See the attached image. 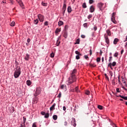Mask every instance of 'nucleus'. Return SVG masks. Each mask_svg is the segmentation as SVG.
<instances>
[{"label":"nucleus","mask_w":127,"mask_h":127,"mask_svg":"<svg viewBox=\"0 0 127 127\" xmlns=\"http://www.w3.org/2000/svg\"><path fill=\"white\" fill-rule=\"evenodd\" d=\"M81 37L82 38H85V37H86V36L85 35H81Z\"/></svg>","instance_id":"nucleus-59"},{"label":"nucleus","mask_w":127,"mask_h":127,"mask_svg":"<svg viewBox=\"0 0 127 127\" xmlns=\"http://www.w3.org/2000/svg\"><path fill=\"white\" fill-rule=\"evenodd\" d=\"M62 94L61 92H60V93L59 94V95H58L57 97L59 98V99H60V98H61V96H62Z\"/></svg>","instance_id":"nucleus-47"},{"label":"nucleus","mask_w":127,"mask_h":127,"mask_svg":"<svg viewBox=\"0 0 127 127\" xmlns=\"http://www.w3.org/2000/svg\"><path fill=\"white\" fill-rule=\"evenodd\" d=\"M15 24V22L14 21H12L10 23V26H14Z\"/></svg>","instance_id":"nucleus-36"},{"label":"nucleus","mask_w":127,"mask_h":127,"mask_svg":"<svg viewBox=\"0 0 127 127\" xmlns=\"http://www.w3.org/2000/svg\"><path fill=\"white\" fill-rule=\"evenodd\" d=\"M50 56H51V58H53L54 57V56H55L54 53L52 52V53L51 54Z\"/></svg>","instance_id":"nucleus-41"},{"label":"nucleus","mask_w":127,"mask_h":127,"mask_svg":"<svg viewBox=\"0 0 127 127\" xmlns=\"http://www.w3.org/2000/svg\"><path fill=\"white\" fill-rule=\"evenodd\" d=\"M44 25H45L46 26H48V21H46V22H45Z\"/></svg>","instance_id":"nucleus-50"},{"label":"nucleus","mask_w":127,"mask_h":127,"mask_svg":"<svg viewBox=\"0 0 127 127\" xmlns=\"http://www.w3.org/2000/svg\"><path fill=\"white\" fill-rule=\"evenodd\" d=\"M60 31H61V29H59V28H57L56 31H55V33L56 34H58V33L59 32H60Z\"/></svg>","instance_id":"nucleus-25"},{"label":"nucleus","mask_w":127,"mask_h":127,"mask_svg":"<svg viewBox=\"0 0 127 127\" xmlns=\"http://www.w3.org/2000/svg\"><path fill=\"white\" fill-rule=\"evenodd\" d=\"M105 41L107 44H109V43H110V40L108 37H105Z\"/></svg>","instance_id":"nucleus-21"},{"label":"nucleus","mask_w":127,"mask_h":127,"mask_svg":"<svg viewBox=\"0 0 127 127\" xmlns=\"http://www.w3.org/2000/svg\"><path fill=\"white\" fill-rule=\"evenodd\" d=\"M120 40L118 38H115L114 40L113 43L114 44L116 45L118 43V41H119Z\"/></svg>","instance_id":"nucleus-20"},{"label":"nucleus","mask_w":127,"mask_h":127,"mask_svg":"<svg viewBox=\"0 0 127 127\" xmlns=\"http://www.w3.org/2000/svg\"><path fill=\"white\" fill-rule=\"evenodd\" d=\"M117 78H114L113 79L112 83L113 84V85H114V86H115V85H116V84H118V83H117Z\"/></svg>","instance_id":"nucleus-17"},{"label":"nucleus","mask_w":127,"mask_h":127,"mask_svg":"<svg viewBox=\"0 0 127 127\" xmlns=\"http://www.w3.org/2000/svg\"><path fill=\"white\" fill-rule=\"evenodd\" d=\"M75 54L77 55V56H76V57H75L76 59L77 60H79V59H80V56H82V54L80 53V52H79V51H76L75 52Z\"/></svg>","instance_id":"nucleus-5"},{"label":"nucleus","mask_w":127,"mask_h":127,"mask_svg":"<svg viewBox=\"0 0 127 127\" xmlns=\"http://www.w3.org/2000/svg\"><path fill=\"white\" fill-rule=\"evenodd\" d=\"M76 72H77V70L76 69H74L71 73V76L72 77H76L75 74H76Z\"/></svg>","instance_id":"nucleus-11"},{"label":"nucleus","mask_w":127,"mask_h":127,"mask_svg":"<svg viewBox=\"0 0 127 127\" xmlns=\"http://www.w3.org/2000/svg\"><path fill=\"white\" fill-rule=\"evenodd\" d=\"M76 93H80V90H79V88L78 86L76 87L74 89Z\"/></svg>","instance_id":"nucleus-24"},{"label":"nucleus","mask_w":127,"mask_h":127,"mask_svg":"<svg viewBox=\"0 0 127 127\" xmlns=\"http://www.w3.org/2000/svg\"><path fill=\"white\" fill-rule=\"evenodd\" d=\"M64 24V22L62 21H59L58 22V25L59 26H61V25H63Z\"/></svg>","instance_id":"nucleus-23"},{"label":"nucleus","mask_w":127,"mask_h":127,"mask_svg":"<svg viewBox=\"0 0 127 127\" xmlns=\"http://www.w3.org/2000/svg\"><path fill=\"white\" fill-rule=\"evenodd\" d=\"M112 60H113V57L112 56H110L109 57V62H111Z\"/></svg>","instance_id":"nucleus-44"},{"label":"nucleus","mask_w":127,"mask_h":127,"mask_svg":"<svg viewBox=\"0 0 127 127\" xmlns=\"http://www.w3.org/2000/svg\"><path fill=\"white\" fill-rule=\"evenodd\" d=\"M122 82H126V79L124 78L123 76H122Z\"/></svg>","instance_id":"nucleus-56"},{"label":"nucleus","mask_w":127,"mask_h":127,"mask_svg":"<svg viewBox=\"0 0 127 127\" xmlns=\"http://www.w3.org/2000/svg\"><path fill=\"white\" fill-rule=\"evenodd\" d=\"M23 124H25V123H26V118L24 117H23Z\"/></svg>","instance_id":"nucleus-39"},{"label":"nucleus","mask_w":127,"mask_h":127,"mask_svg":"<svg viewBox=\"0 0 127 127\" xmlns=\"http://www.w3.org/2000/svg\"><path fill=\"white\" fill-rule=\"evenodd\" d=\"M98 108L99 110H103V106H101V105H98Z\"/></svg>","instance_id":"nucleus-40"},{"label":"nucleus","mask_w":127,"mask_h":127,"mask_svg":"<svg viewBox=\"0 0 127 127\" xmlns=\"http://www.w3.org/2000/svg\"><path fill=\"white\" fill-rule=\"evenodd\" d=\"M26 84L28 86H30L31 85V81H30L29 80H27Z\"/></svg>","instance_id":"nucleus-28"},{"label":"nucleus","mask_w":127,"mask_h":127,"mask_svg":"<svg viewBox=\"0 0 127 127\" xmlns=\"http://www.w3.org/2000/svg\"><path fill=\"white\" fill-rule=\"evenodd\" d=\"M63 110H64V111H66V107L64 106V107H63Z\"/></svg>","instance_id":"nucleus-64"},{"label":"nucleus","mask_w":127,"mask_h":127,"mask_svg":"<svg viewBox=\"0 0 127 127\" xmlns=\"http://www.w3.org/2000/svg\"><path fill=\"white\" fill-rule=\"evenodd\" d=\"M41 115H42V116H45V115H46V113H45V112H42L41 113Z\"/></svg>","instance_id":"nucleus-55"},{"label":"nucleus","mask_w":127,"mask_h":127,"mask_svg":"<svg viewBox=\"0 0 127 127\" xmlns=\"http://www.w3.org/2000/svg\"><path fill=\"white\" fill-rule=\"evenodd\" d=\"M117 65V63L116 62H114L113 63H109L108 65V67H111V66H113V67H115Z\"/></svg>","instance_id":"nucleus-9"},{"label":"nucleus","mask_w":127,"mask_h":127,"mask_svg":"<svg viewBox=\"0 0 127 127\" xmlns=\"http://www.w3.org/2000/svg\"><path fill=\"white\" fill-rule=\"evenodd\" d=\"M76 81V77L70 76L69 77L68 80H67V85H71L74 82Z\"/></svg>","instance_id":"nucleus-2"},{"label":"nucleus","mask_w":127,"mask_h":127,"mask_svg":"<svg viewBox=\"0 0 127 127\" xmlns=\"http://www.w3.org/2000/svg\"><path fill=\"white\" fill-rule=\"evenodd\" d=\"M59 44H60V41H59V40H57V46H59Z\"/></svg>","instance_id":"nucleus-45"},{"label":"nucleus","mask_w":127,"mask_h":127,"mask_svg":"<svg viewBox=\"0 0 127 127\" xmlns=\"http://www.w3.org/2000/svg\"><path fill=\"white\" fill-rule=\"evenodd\" d=\"M114 57H118V53H116L114 55Z\"/></svg>","instance_id":"nucleus-57"},{"label":"nucleus","mask_w":127,"mask_h":127,"mask_svg":"<svg viewBox=\"0 0 127 127\" xmlns=\"http://www.w3.org/2000/svg\"><path fill=\"white\" fill-rule=\"evenodd\" d=\"M104 75L105 77L107 79V80H109V76H108V75H107V73H105Z\"/></svg>","instance_id":"nucleus-51"},{"label":"nucleus","mask_w":127,"mask_h":127,"mask_svg":"<svg viewBox=\"0 0 127 127\" xmlns=\"http://www.w3.org/2000/svg\"><path fill=\"white\" fill-rule=\"evenodd\" d=\"M44 118H45V119H48V118H49V113H46V114L45 115Z\"/></svg>","instance_id":"nucleus-29"},{"label":"nucleus","mask_w":127,"mask_h":127,"mask_svg":"<svg viewBox=\"0 0 127 127\" xmlns=\"http://www.w3.org/2000/svg\"><path fill=\"white\" fill-rule=\"evenodd\" d=\"M115 95L116 96V97H120V98H122V99H123L124 100H125L126 101L127 100V96H123L122 95L118 96L117 95V93L115 94Z\"/></svg>","instance_id":"nucleus-12"},{"label":"nucleus","mask_w":127,"mask_h":127,"mask_svg":"<svg viewBox=\"0 0 127 127\" xmlns=\"http://www.w3.org/2000/svg\"><path fill=\"white\" fill-rule=\"evenodd\" d=\"M71 12H72V8L71 7V6H68L67 7V12L68 13H71Z\"/></svg>","instance_id":"nucleus-19"},{"label":"nucleus","mask_w":127,"mask_h":127,"mask_svg":"<svg viewBox=\"0 0 127 127\" xmlns=\"http://www.w3.org/2000/svg\"><path fill=\"white\" fill-rule=\"evenodd\" d=\"M111 20L113 21L115 24L117 23V21H116V19L115 18V17L112 19V18H111Z\"/></svg>","instance_id":"nucleus-31"},{"label":"nucleus","mask_w":127,"mask_h":127,"mask_svg":"<svg viewBox=\"0 0 127 127\" xmlns=\"http://www.w3.org/2000/svg\"><path fill=\"white\" fill-rule=\"evenodd\" d=\"M41 93V88L40 87H37L36 90L35 94H34V96H38Z\"/></svg>","instance_id":"nucleus-3"},{"label":"nucleus","mask_w":127,"mask_h":127,"mask_svg":"<svg viewBox=\"0 0 127 127\" xmlns=\"http://www.w3.org/2000/svg\"><path fill=\"white\" fill-rule=\"evenodd\" d=\"M67 125H68V123H67V122H64V126H67Z\"/></svg>","instance_id":"nucleus-60"},{"label":"nucleus","mask_w":127,"mask_h":127,"mask_svg":"<svg viewBox=\"0 0 127 127\" xmlns=\"http://www.w3.org/2000/svg\"><path fill=\"white\" fill-rule=\"evenodd\" d=\"M71 126H73V127H75L76 126H77V124H76V120L75 118H72L71 119Z\"/></svg>","instance_id":"nucleus-6"},{"label":"nucleus","mask_w":127,"mask_h":127,"mask_svg":"<svg viewBox=\"0 0 127 127\" xmlns=\"http://www.w3.org/2000/svg\"><path fill=\"white\" fill-rule=\"evenodd\" d=\"M84 57L85 59H86V60H89V57H88L87 55L84 56Z\"/></svg>","instance_id":"nucleus-46"},{"label":"nucleus","mask_w":127,"mask_h":127,"mask_svg":"<svg viewBox=\"0 0 127 127\" xmlns=\"http://www.w3.org/2000/svg\"><path fill=\"white\" fill-rule=\"evenodd\" d=\"M60 88L61 90H63V91H64V92H66V91H67V88L66 87V85L65 84L62 85Z\"/></svg>","instance_id":"nucleus-7"},{"label":"nucleus","mask_w":127,"mask_h":127,"mask_svg":"<svg viewBox=\"0 0 127 127\" xmlns=\"http://www.w3.org/2000/svg\"><path fill=\"white\" fill-rule=\"evenodd\" d=\"M63 36L64 37V38H67V36H68V33L66 31H64Z\"/></svg>","instance_id":"nucleus-18"},{"label":"nucleus","mask_w":127,"mask_h":127,"mask_svg":"<svg viewBox=\"0 0 127 127\" xmlns=\"http://www.w3.org/2000/svg\"><path fill=\"white\" fill-rule=\"evenodd\" d=\"M16 1L19 3L21 7H22V6H23V2H22V1L21 0H16Z\"/></svg>","instance_id":"nucleus-10"},{"label":"nucleus","mask_w":127,"mask_h":127,"mask_svg":"<svg viewBox=\"0 0 127 127\" xmlns=\"http://www.w3.org/2000/svg\"><path fill=\"white\" fill-rule=\"evenodd\" d=\"M83 26H84V27H85L86 28H87V27H88V23H85L83 24Z\"/></svg>","instance_id":"nucleus-42"},{"label":"nucleus","mask_w":127,"mask_h":127,"mask_svg":"<svg viewBox=\"0 0 127 127\" xmlns=\"http://www.w3.org/2000/svg\"><path fill=\"white\" fill-rule=\"evenodd\" d=\"M80 43V39H77L76 40V43H75V44H79Z\"/></svg>","instance_id":"nucleus-37"},{"label":"nucleus","mask_w":127,"mask_h":127,"mask_svg":"<svg viewBox=\"0 0 127 127\" xmlns=\"http://www.w3.org/2000/svg\"><path fill=\"white\" fill-rule=\"evenodd\" d=\"M63 12H62V14L63 16L65 14V11H66V4H64L63 9H62Z\"/></svg>","instance_id":"nucleus-8"},{"label":"nucleus","mask_w":127,"mask_h":127,"mask_svg":"<svg viewBox=\"0 0 127 127\" xmlns=\"http://www.w3.org/2000/svg\"><path fill=\"white\" fill-rule=\"evenodd\" d=\"M92 18V14H89L88 17L87 18H88V19H90V18Z\"/></svg>","instance_id":"nucleus-53"},{"label":"nucleus","mask_w":127,"mask_h":127,"mask_svg":"<svg viewBox=\"0 0 127 127\" xmlns=\"http://www.w3.org/2000/svg\"><path fill=\"white\" fill-rule=\"evenodd\" d=\"M11 4H13V0H9Z\"/></svg>","instance_id":"nucleus-62"},{"label":"nucleus","mask_w":127,"mask_h":127,"mask_svg":"<svg viewBox=\"0 0 127 127\" xmlns=\"http://www.w3.org/2000/svg\"><path fill=\"white\" fill-rule=\"evenodd\" d=\"M123 83L124 84L125 86H126V87H127V82L124 81V82H123Z\"/></svg>","instance_id":"nucleus-58"},{"label":"nucleus","mask_w":127,"mask_h":127,"mask_svg":"<svg viewBox=\"0 0 127 127\" xmlns=\"http://www.w3.org/2000/svg\"><path fill=\"white\" fill-rule=\"evenodd\" d=\"M123 89H124L125 91H127V89L125 87V86H122Z\"/></svg>","instance_id":"nucleus-63"},{"label":"nucleus","mask_w":127,"mask_h":127,"mask_svg":"<svg viewBox=\"0 0 127 127\" xmlns=\"http://www.w3.org/2000/svg\"><path fill=\"white\" fill-rule=\"evenodd\" d=\"M34 104H37L38 103V98H37V96H35V98L33 99Z\"/></svg>","instance_id":"nucleus-13"},{"label":"nucleus","mask_w":127,"mask_h":127,"mask_svg":"<svg viewBox=\"0 0 127 127\" xmlns=\"http://www.w3.org/2000/svg\"><path fill=\"white\" fill-rule=\"evenodd\" d=\"M94 2H95V1L94 0H89V3H90V4H92V3H94Z\"/></svg>","instance_id":"nucleus-35"},{"label":"nucleus","mask_w":127,"mask_h":127,"mask_svg":"<svg viewBox=\"0 0 127 127\" xmlns=\"http://www.w3.org/2000/svg\"><path fill=\"white\" fill-rule=\"evenodd\" d=\"M106 32L108 35H109V36H111V35H112V34L111 33V31H110V30H107Z\"/></svg>","instance_id":"nucleus-26"},{"label":"nucleus","mask_w":127,"mask_h":127,"mask_svg":"<svg viewBox=\"0 0 127 127\" xmlns=\"http://www.w3.org/2000/svg\"><path fill=\"white\" fill-rule=\"evenodd\" d=\"M97 62H100L101 61V58H97L96 60Z\"/></svg>","instance_id":"nucleus-49"},{"label":"nucleus","mask_w":127,"mask_h":127,"mask_svg":"<svg viewBox=\"0 0 127 127\" xmlns=\"http://www.w3.org/2000/svg\"><path fill=\"white\" fill-rule=\"evenodd\" d=\"M38 18L39 19L41 22H43L44 21V16L41 15V14H39L38 15Z\"/></svg>","instance_id":"nucleus-4"},{"label":"nucleus","mask_w":127,"mask_h":127,"mask_svg":"<svg viewBox=\"0 0 127 127\" xmlns=\"http://www.w3.org/2000/svg\"><path fill=\"white\" fill-rule=\"evenodd\" d=\"M29 59V55L28 54H26V56L25 57V60H26L27 61H28Z\"/></svg>","instance_id":"nucleus-22"},{"label":"nucleus","mask_w":127,"mask_h":127,"mask_svg":"<svg viewBox=\"0 0 127 127\" xmlns=\"http://www.w3.org/2000/svg\"><path fill=\"white\" fill-rule=\"evenodd\" d=\"M42 5H43V6H47L48 4H47V3H45L44 2H42Z\"/></svg>","instance_id":"nucleus-34"},{"label":"nucleus","mask_w":127,"mask_h":127,"mask_svg":"<svg viewBox=\"0 0 127 127\" xmlns=\"http://www.w3.org/2000/svg\"><path fill=\"white\" fill-rule=\"evenodd\" d=\"M116 91L117 93H121V91H120V88H118L116 89Z\"/></svg>","instance_id":"nucleus-54"},{"label":"nucleus","mask_w":127,"mask_h":127,"mask_svg":"<svg viewBox=\"0 0 127 127\" xmlns=\"http://www.w3.org/2000/svg\"><path fill=\"white\" fill-rule=\"evenodd\" d=\"M38 22H39V21H38V19H37L34 20V23L35 24H38Z\"/></svg>","instance_id":"nucleus-33"},{"label":"nucleus","mask_w":127,"mask_h":127,"mask_svg":"<svg viewBox=\"0 0 127 127\" xmlns=\"http://www.w3.org/2000/svg\"><path fill=\"white\" fill-rule=\"evenodd\" d=\"M20 74H21V71H20V66H17L16 70L14 72V78H18Z\"/></svg>","instance_id":"nucleus-1"},{"label":"nucleus","mask_w":127,"mask_h":127,"mask_svg":"<svg viewBox=\"0 0 127 127\" xmlns=\"http://www.w3.org/2000/svg\"><path fill=\"white\" fill-rule=\"evenodd\" d=\"M82 7H83V8H86L87 4H86V2H84L82 4Z\"/></svg>","instance_id":"nucleus-32"},{"label":"nucleus","mask_w":127,"mask_h":127,"mask_svg":"<svg viewBox=\"0 0 127 127\" xmlns=\"http://www.w3.org/2000/svg\"><path fill=\"white\" fill-rule=\"evenodd\" d=\"M116 16V12H113L112 13V19L113 18H114V17Z\"/></svg>","instance_id":"nucleus-48"},{"label":"nucleus","mask_w":127,"mask_h":127,"mask_svg":"<svg viewBox=\"0 0 127 127\" xmlns=\"http://www.w3.org/2000/svg\"><path fill=\"white\" fill-rule=\"evenodd\" d=\"M111 20L113 21L115 24L117 23V21H116V19L115 18V17L112 19V18H111Z\"/></svg>","instance_id":"nucleus-30"},{"label":"nucleus","mask_w":127,"mask_h":127,"mask_svg":"<svg viewBox=\"0 0 127 127\" xmlns=\"http://www.w3.org/2000/svg\"><path fill=\"white\" fill-rule=\"evenodd\" d=\"M85 94L86 95H90V94H91V92L89 90H86L85 91Z\"/></svg>","instance_id":"nucleus-38"},{"label":"nucleus","mask_w":127,"mask_h":127,"mask_svg":"<svg viewBox=\"0 0 127 127\" xmlns=\"http://www.w3.org/2000/svg\"><path fill=\"white\" fill-rule=\"evenodd\" d=\"M53 119L54 121H56L57 120V119H58V116H57V115H54L53 116Z\"/></svg>","instance_id":"nucleus-27"},{"label":"nucleus","mask_w":127,"mask_h":127,"mask_svg":"<svg viewBox=\"0 0 127 127\" xmlns=\"http://www.w3.org/2000/svg\"><path fill=\"white\" fill-rule=\"evenodd\" d=\"M90 12H94V11H95V7L94 6V5H91L90 7Z\"/></svg>","instance_id":"nucleus-14"},{"label":"nucleus","mask_w":127,"mask_h":127,"mask_svg":"<svg viewBox=\"0 0 127 127\" xmlns=\"http://www.w3.org/2000/svg\"><path fill=\"white\" fill-rule=\"evenodd\" d=\"M104 5V4L100 2L98 4V7H99L100 10H102V7H103V6Z\"/></svg>","instance_id":"nucleus-15"},{"label":"nucleus","mask_w":127,"mask_h":127,"mask_svg":"<svg viewBox=\"0 0 127 127\" xmlns=\"http://www.w3.org/2000/svg\"><path fill=\"white\" fill-rule=\"evenodd\" d=\"M109 74L111 76V77H113V71H109Z\"/></svg>","instance_id":"nucleus-52"},{"label":"nucleus","mask_w":127,"mask_h":127,"mask_svg":"<svg viewBox=\"0 0 127 127\" xmlns=\"http://www.w3.org/2000/svg\"><path fill=\"white\" fill-rule=\"evenodd\" d=\"M55 106H56V104L54 103L52 107H50V111H53V110H55Z\"/></svg>","instance_id":"nucleus-16"},{"label":"nucleus","mask_w":127,"mask_h":127,"mask_svg":"<svg viewBox=\"0 0 127 127\" xmlns=\"http://www.w3.org/2000/svg\"><path fill=\"white\" fill-rule=\"evenodd\" d=\"M20 127H25V124L24 123H22L20 124Z\"/></svg>","instance_id":"nucleus-43"},{"label":"nucleus","mask_w":127,"mask_h":127,"mask_svg":"<svg viewBox=\"0 0 127 127\" xmlns=\"http://www.w3.org/2000/svg\"><path fill=\"white\" fill-rule=\"evenodd\" d=\"M90 55H92V49H91L89 51Z\"/></svg>","instance_id":"nucleus-61"}]
</instances>
